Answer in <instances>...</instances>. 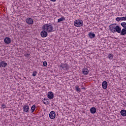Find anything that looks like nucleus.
<instances>
[{"instance_id": "nucleus-1", "label": "nucleus", "mask_w": 126, "mask_h": 126, "mask_svg": "<svg viewBox=\"0 0 126 126\" xmlns=\"http://www.w3.org/2000/svg\"><path fill=\"white\" fill-rule=\"evenodd\" d=\"M109 30L112 32V33H115V32H117L120 34L121 32L122 29L120 26H117V24H112L109 26Z\"/></svg>"}, {"instance_id": "nucleus-2", "label": "nucleus", "mask_w": 126, "mask_h": 126, "mask_svg": "<svg viewBox=\"0 0 126 126\" xmlns=\"http://www.w3.org/2000/svg\"><path fill=\"white\" fill-rule=\"evenodd\" d=\"M42 30H45L48 33H52V32H55V29L52 24H45L42 28Z\"/></svg>"}, {"instance_id": "nucleus-3", "label": "nucleus", "mask_w": 126, "mask_h": 126, "mask_svg": "<svg viewBox=\"0 0 126 126\" xmlns=\"http://www.w3.org/2000/svg\"><path fill=\"white\" fill-rule=\"evenodd\" d=\"M60 68H63V70H68L69 69V65L66 63H62L61 65H59Z\"/></svg>"}, {"instance_id": "nucleus-4", "label": "nucleus", "mask_w": 126, "mask_h": 126, "mask_svg": "<svg viewBox=\"0 0 126 126\" xmlns=\"http://www.w3.org/2000/svg\"><path fill=\"white\" fill-rule=\"evenodd\" d=\"M74 25L76 27H81L83 25V21L81 20H77L74 22Z\"/></svg>"}, {"instance_id": "nucleus-5", "label": "nucleus", "mask_w": 126, "mask_h": 126, "mask_svg": "<svg viewBox=\"0 0 126 126\" xmlns=\"http://www.w3.org/2000/svg\"><path fill=\"white\" fill-rule=\"evenodd\" d=\"M40 35L42 38H46L48 36V32L43 30L40 32Z\"/></svg>"}, {"instance_id": "nucleus-6", "label": "nucleus", "mask_w": 126, "mask_h": 126, "mask_svg": "<svg viewBox=\"0 0 126 126\" xmlns=\"http://www.w3.org/2000/svg\"><path fill=\"white\" fill-rule=\"evenodd\" d=\"M26 21L27 24L29 25H32V24L34 23V21H33V19H32L31 18H28L26 19Z\"/></svg>"}, {"instance_id": "nucleus-7", "label": "nucleus", "mask_w": 126, "mask_h": 126, "mask_svg": "<svg viewBox=\"0 0 126 126\" xmlns=\"http://www.w3.org/2000/svg\"><path fill=\"white\" fill-rule=\"evenodd\" d=\"M30 108H29V105L28 104H26L23 106V112L25 113H29V110Z\"/></svg>"}, {"instance_id": "nucleus-8", "label": "nucleus", "mask_w": 126, "mask_h": 126, "mask_svg": "<svg viewBox=\"0 0 126 126\" xmlns=\"http://www.w3.org/2000/svg\"><path fill=\"white\" fill-rule=\"evenodd\" d=\"M49 118H50L51 120H54V119L56 118V112H55V111H51L49 114Z\"/></svg>"}, {"instance_id": "nucleus-9", "label": "nucleus", "mask_w": 126, "mask_h": 126, "mask_svg": "<svg viewBox=\"0 0 126 126\" xmlns=\"http://www.w3.org/2000/svg\"><path fill=\"white\" fill-rule=\"evenodd\" d=\"M5 44H10L11 43V39L8 37H5L4 39Z\"/></svg>"}, {"instance_id": "nucleus-10", "label": "nucleus", "mask_w": 126, "mask_h": 126, "mask_svg": "<svg viewBox=\"0 0 126 126\" xmlns=\"http://www.w3.org/2000/svg\"><path fill=\"white\" fill-rule=\"evenodd\" d=\"M7 66V63L4 61H1L0 62V67H6Z\"/></svg>"}, {"instance_id": "nucleus-11", "label": "nucleus", "mask_w": 126, "mask_h": 126, "mask_svg": "<svg viewBox=\"0 0 126 126\" xmlns=\"http://www.w3.org/2000/svg\"><path fill=\"white\" fill-rule=\"evenodd\" d=\"M47 97L48 99H54V93L52 92H49L47 95Z\"/></svg>"}, {"instance_id": "nucleus-12", "label": "nucleus", "mask_w": 126, "mask_h": 126, "mask_svg": "<svg viewBox=\"0 0 126 126\" xmlns=\"http://www.w3.org/2000/svg\"><path fill=\"white\" fill-rule=\"evenodd\" d=\"M102 86L103 89H107V88L108 87V83L107 81H103L102 84Z\"/></svg>"}, {"instance_id": "nucleus-13", "label": "nucleus", "mask_w": 126, "mask_h": 126, "mask_svg": "<svg viewBox=\"0 0 126 126\" xmlns=\"http://www.w3.org/2000/svg\"><path fill=\"white\" fill-rule=\"evenodd\" d=\"M88 36L89 38L91 39H93V38H95V35L94 33H93L92 32H89Z\"/></svg>"}, {"instance_id": "nucleus-14", "label": "nucleus", "mask_w": 126, "mask_h": 126, "mask_svg": "<svg viewBox=\"0 0 126 126\" xmlns=\"http://www.w3.org/2000/svg\"><path fill=\"white\" fill-rule=\"evenodd\" d=\"M82 72L85 75H87L89 73V70L87 68L83 69Z\"/></svg>"}, {"instance_id": "nucleus-15", "label": "nucleus", "mask_w": 126, "mask_h": 126, "mask_svg": "<svg viewBox=\"0 0 126 126\" xmlns=\"http://www.w3.org/2000/svg\"><path fill=\"white\" fill-rule=\"evenodd\" d=\"M120 34L122 36H125V35H126V29H123L121 30V32Z\"/></svg>"}, {"instance_id": "nucleus-16", "label": "nucleus", "mask_w": 126, "mask_h": 126, "mask_svg": "<svg viewBox=\"0 0 126 126\" xmlns=\"http://www.w3.org/2000/svg\"><path fill=\"white\" fill-rule=\"evenodd\" d=\"M120 114L123 117H126V110L125 109L121 110Z\"/></svg>"}, {"instance_id": "nucleus-17", "label": "nucleus", "mask_w": 126, "mask_h": 126, "mask_svg": "<svg viewBox=\"0 0 126 126\" xmlns=\"http://www.w3.org/2000/svg\"><path fill=\"white\" fill-rule=\"evenodd\" d=\"M43 100H42L43 104H45V105H49L50 101H49L48 99L44 98Z\"/></svg>"}, {"instance_id": "nucleus-18", "label": "nucleus", "mask_w": 126, "mask_h": 126, "mask_svg": "<svg viewBox=\"0 0 126 126\" xmlns=\"http://www.w3.org/2000/svg\"><path fill=\"white\" fill-rule=\"evenodd\" d=\"M90 112L92 114H95L96 113V108L95 107H92L90 109Z\"/></svg>"}, {"instance_id": "nucleus-19", "label": "nucleus", "mask_w": 126, "mask_h": 126, "mask_svg": "<svg viewBox=\"0 0 126 126\" xmlns=\"http://www.w3.org/2000/svg\"><path fill=\"white\" fill-rule=\"evenodd\" d=\"M35 109H36V105L34 104L31 107V113H33L34 111H35Z\"/></svg>"}, {"instance_id": "nucleus-20", "label": "nucleus", "mask_w": 126, "mask_h": 126, "mask_svg": "<svg viewBox=\"0 0 126 126\" xmlns=\"http://www.w3.org/2000/svg\"><path fill=\"white\" fill-rule=\"evenodd\" d=\"M75 89L77 92H81V89L78 87V85L75 86Z\"/></svg>"}, {"instance_id": "nucleus-21", "label": "nucleus", "mask_w": 126, "mask_h": 126, "mask_svg": "<svg viewBox=\"0 0 126 126\" xmlns=\"http://www.w3.org/2000/svg\"><path fill=\"white\" fill-rule=\"evenodd\" d=\"M121 26H122V27H123V29H126V22H123L121 23Z\"/></svg>"}, {"instance_id": "nucleus-22", "label": "nucleus", "mask_w": 126, "mask_h": 126, "mask_svg": "<svg viewBox=\"0 0 126 126\" xmlns=\"http://www.w3.org/2000/svg\"><path fill=\"white\" fill-rule=\"evenodd\" d=\"M65 19L63 17H62L61 18L58 19V22L60 23V22H62L63 20H64Z\"/></svg>"}, {"instance_id": "nucleus-23", "label": "nucleus", "mask_w": 126, "mask_h": 126, "mask_svg": "<svg viewBox=\"0 0 126 126\" xmlns=\"http://www.w3.org/2000/svg\"><path fill=\"white\" fill-rule=\"evenodd\" d=\"M108 58L109 59V60H113V59H114V56L112 54H109L108 55Z\"/></svg>"}, {"instance_id": "nucleus-24", "label": "nucleus", "mask_w": 126, "mask_h": 126, "mask_svg": "<svg viewBox=\"0 0 126 126\" xmlns=\"http://www.w3.org/2000/svg\"><path fill=\"white\" fill-rule=\"evenodd\" d=\"M116 21H117L118 22H120V21H121V20L122 21V17H118L116 18Z\"/></svg>"}, {"instance_id": "nucleus-25", "label": "nucleus", "mask_w": 126, "mask_h": 126, "mask_svg": "<svg viewBox=\"0 0 126 126\" xmlns=\"http://www.w3.org/2000/svg\"><path fill=\"white\" fill-rule=\"evenodd\" d=\"M121 21H126V17H122Z\"/></svg>"}, {"instance_id": "nucleus-26", "label": "nucleus", "mask_w": 126, "mask_h": 126, "mask_svg": "<svg viewBox=\"0 0 126 126\" xmlns=\"http://www.w3.org/2000/svg\"><path fill=\"white\" fill-rule=\"evenodd\" d=\"M37 75V71H34L32 73V76H36Z\"/></svg>"}, {"instance_id": "nucleus-27", "label": "nucleus", "mask_w": 126, "mask_h": 126, "mask_svg": "<svg viewBox=\"0 0 126 126\" xmlns=\"http://www.w3.org/2000/svg\"><path fill=\"white\" fill-rule=\"evenodd\" d=\"M43 64L44 66H47V65H48L46 61L43 62Z\"/></svg>"}, {"instance_id": "nucleus-28", "label": "nucleus", "mask_w": 126, "mask_h": 126, "mask_svg": "<svg viewBox=\"0 0 126 126\" xmlns=\"http://www.w3.org/2000/svg\"><path fill=\"white\" fill-rule=\"evenodd\" d=\"M25 57H26V58H28L29 57V56H30V54H27L25 55Z\"/></svg>"}, {"instance_id": "nucleus-29", "label": "nucleus", "mask_w": 126, "mask_h": 126, "mask_svg": "<svg viewBox=\"0 0 126 126\" xmlns=\"http://www.w3.org/2000/svg\"><path fill=\"white\" fill-rule=\"evenodd\" d=\"M2 107L3 109H5V107H6V106L5 105V104H2Z\"/></svg>"}, {"instance_id": "nucleus-30", "label": "nucleus", "mask_w": 126, "mask_h": 126, "mask_svg": "<svg viewBox=\"0 0 126 126\" xmlns=\"http://www.w3.org/2000/svg\"><path fill=\"white\" fill-rule=\"evenodd\" d=\"M51 1H56V0H50Z\"/></svg>"}]
</instances>
